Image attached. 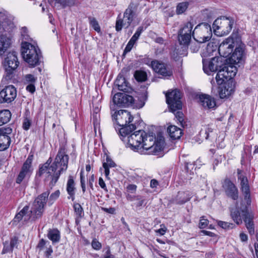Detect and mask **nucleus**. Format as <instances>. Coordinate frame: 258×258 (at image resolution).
Listing matches in <instances>:
<instances>
[{
  "label": "nucleus",
  "instance_id": "1",
  "mask_svg": "<svg viewBox=\"0 0 258 258\" xmlns=\"http://www.w3.org/2000/svg\"><path fill=\"white\" fill-rule=\"evenodd\" d=\"M112 117L117 124L122 126L119 130L120 139L126 147L141 154L158 155L163 149L164 140L163 137L156 140L153 134H147L142 130L132 133L136 126L133 124L127 125L133 119L130 112L120 110L115 111Z\"/></svg>",
  "mask_w": 258,
  "mask_h": 258
},
{
  "label": "nucleus",
  "instance_id": "2",
  "mask_svg": "<svg viewBox=\"0 0 258 258\" xmlns=\"http://www.w3.org/2000/svg\"><path fill=\"white\" fill-rule=\"evenodd\" d=\"M69 157L64 152L60 151L55 158L54 162L49 166V160L39 168L40 175L44 174L50 178V186H53L62 172L68 168Z\"/></svg>",
  "mask_w": 258,
  "mask_h": 258
},
{
  "label": "nucleus",
  "instance_id": "3",
  "mask_svg": "<svg viewBox=\"0 0 258 258\" xmlns=\"http://www.w3.org/2000/svg\"><path fill=\"white\" fill-rule=\"evenodd\" d=\"M49 192L46 191L38 196L32 204L30 213L29 212V207L25 206L23 209L16 215L15 217V221H19L23 219L24 221L28 220L31 216H33L34 218H37L40 216L44 209V207L46 204V200L48 198Z\"/></svg>",
  "mask_w": 258,
  "mask_h": 258
},
{
  "label": "nucleus",
  "instance_id": "4",
  "mask_svg": "<svg viewBox=\"0 0 258 258\" xmlns=\"http://www.w3.org/2000/svg\"><path fill=\"white\" fill-rule=\"evenodd\" d=\"M21 54L24 61L30 67L33 68L40 64L42 55L37 44L24 41L21 44Z\"/></svg>",
  "mask_w": 258,
  "mask_h": 258
},
{
  "label": "nucleus",
  "instance_id": "5",
  "mask_svg": "<svg viewBox=\"0 0 258 258\" xmlns=\"http://www.w3.org/2000/svg\"><path fill=\"white\" fill-rule=\"evenodd\" d=\"M140 19L138 18L134 5H130L125 10L123 17L121 14L118 15L115 24V29L120 31L124 28H127L131 24L135 26L139 24Z\"/></svg>",
  "mask_w": 258,
  "mask_h": 258
},
{
  "label": "nucleus",
  "instance_id": "6",
  "mask_svg": "<svg viewBox=\"0 0 258 258\" xmlns=\"http://www.w3.org/2000/svg\"><path fill=\"white\" fill-rule=\"evenodd\" d=\"M231 216L233 220L237 224L242 223V219L245 223L247 229L250 234L254 233V229L252 222L253 216L248 212L246 205L241 204L240 207L237 206L236 208L232 209Z\"/></svg>",
  "mask_w": 258,
  "mask_h": 258
},
{
  "label": "nucleus",
  "instance_id": "7",
  "mask_svg": "<svg viewBox=\"0 0 258 258\" xmlns=\"http://www.w3.org/2000/svg\"><path fill=\"white\" fill-rule=\"evenodd\" d=\"M134 101V98L132 96L127 95L124 93H117L113 97L112 102L110 105V109L112 111H115L117 107L128 106L130 105L139 109L143 107L145 105L143 102L140 104H133Z\"/></svg>",
  "mask_w": 258,
  "mask_h": 258
},
{
  "label": "nucleus",
  "instance_id": "8",
  "mask_svg": "<svg viewBox=\"0 0 258 258\" xmlns=\"http://www.w3.org/2000/svg\"><path fill=\"white\" fill-rule=\"evenodd\" d=\"M233 20L229 17H221L215 20L213 24L214 33L218 36L227 35L231 31Z\"/></svg>",
  "mask_w": 258,
  "mask_h": 258
},
{
  "label": "nucleus",
  "instance_id": "9",
  "mask_svg": "<svg viewBox=\"0 0 258 258\" xmlns=\"http://www.w3.org/2000/svg\"><path fill=\"white\" fill-rule=\"evenodd\" d=\"M195 40L199 43L208 41L212 36V28L210 25L203 23L197 25L192 31Z\"/></svg>",
  "mask_w": 258,
  "mask_h": 258
},
{
  "label": "nucleus",
  "instance_id": "10",
  "mask_svg": "<svg viewBox=\"0 0 258 258\" xmlns=\"http://www.w3.org/2000/svg\"><path fill=\"white\" fill-rule=\"evenodd\" d=\"M237 73L236 67L233 64H226L220 70L216 76V80L219 85H222L228 80H233L232 79Z\"/></svg>",
  "mask_w": 258,
  "mask_h": 258
},
{
  "label": "nucleus",
  "instance_id": "11",
  "mask_svg": "<svg viewBox=\"0 0 258 258\" xmlns=\"http://www.w3.org/2000/svg\"><path fill=\"white\" fill-rule=\"evenodd\" d=\"M166 102L172 112H174L181 108V93L179 91L175 89L171 92L169 91L166 94Z\"/></svg>",
  "mask_w": 258,
  "mask_h": 258
},
{
  "label": "nucleus",
  "instance_id": "12",
  "mask_svg": "<svg viewBox=\"0 0 258 258\" xmlns=\"http://www.w3.org/2000/svg\"><path fill=\"white\" fill-rule=\"evenodd\" d=\"M14 17L6 11L0 12V33L3 31L11 32L15 28Z\"/></svg>",
  "mask_w": 258,
  "mask_h": 258
},
{
  "label": "nucleus",
  "instance_id": "13",
  "mask_svg": "<svg viewBox=\"0 0 258 258\" xmlns=\"http://www.w3.org/2000/svg\"><path fill=\"white\" fill-rule=\"evenodd\" d=\"M225 62L221 57H214L210 60L203 58V70L208 75L216 72L219 67H221Z\"/></svg>",
  "mask_w": 258,
  "mask_h": 258
},
{
  "label": "nucleus",
  "instance_id": "14",
  "mask_svg": "<svg viewBox=\"0 0 258 258\" xmlns=\"http://www.w3.org/2000/svg\"><path fill=\"white\" fill-rule=\"evenodd\" d=\"M236 43L234 39L231 37L225 39L220 44L218 52L222 58L228 57L232 52L234 47H236Z\"/></svg>",
  "mask_w": 258,
  "mask_h": 258
},
{
  "label": "nucleus",
  "instance_id": "15",
  "mask_svg": "<svg viewBox=\"0 0 258 258\" xmlns=\"http://www.w3.org/2000/svg\"><path fill=\"white\" fill-rule=\"evenodd\" d=\"M193 25L190 22L186 23L180 30L178 33V41L180 44L187 45L191 37V31Z\"/></svg>",
  "mask_w": 258,
  "mask_h": 258
},
{
  "label": "nucleus",
  "instance_id": "16",
  "mask_svg": "<svg viewBox=\"0 0 258 258\" xmlns=\"http://www.w3.org/2000/svg\"><path fill=\"white\" fill-rule=\"evenodd\" d=\"M238 180L240 181L241 190L244 196V202L247 205L251 203L249 188L247 178L241 171L238 170Z\"/></svg>",
  "mask_w": 258,
  "mask_h": 258
},
{
  "label": "nucleus",
  "instance_id": "17",
  "mask_svg": "<svg viewBox=\"0 0 258 258\" xmlns=\"http://www.w3.org/2000/svg\"><path fill=\"white\" fill-rule=\"evenodd\" d=\"M16 96V89L13 86H6L0 92V103L11 102L15 99Z\"/></svg>",
  "mask_w": 258,
  "mask_h": 258
},
{
  "label": "nucleus",
  "instance_id": "18",
  "mask_svg": "<svg viewBox=\"0 0 258 258\" xmlns=\"http://www.w3.org/2000/svg\"><path fill=\"white\" fill-rule=\"evenodd\" d=\"M19 62L16 52H9L5 58L4 66L6 71L9 74H11L18 67Z\"/></svg>",
  "mask_w": 258,
  "mask_h": 258
},
{
  "label": "nucleus",
  "instance_id": "19",
  "mask_svg": "<svg viewBox=\"0 0 258 258\" xmlns=\"http://www.w3.org/2000/svg\"><path fill=\"white\" fill-rule=\"evenodd\" d=\"M32 161V156H28L26 161L24 162L21 170L18 175L16 180L17 183H20L24 179L30 177L33 170L31 167Z\"/></svg>",
  "mask_w": 258,
  "mask_h": 258
},
{
  "label": "nucleus",
  "instance_id": "20",
  "mask_svg": "<svg viewBox=\"0 0 258 258\" xmlns=\"http://www.w3.org/2000/svg\"><path fill=\"white\" fill-rule=\"evenodd\" d=\"M219 87V96L221 98H225L232 95L235 91V84L233 80L225 82Z\"/></svg>",
  "mask_w": 258,
  "mask_h": 258
},
{
  "label": "nucleus",
  "instance_id": "21",
  "mask_svg": "<svg viewBox=\"0 0 258 258\" xmlns=\"http://www.w3.org/2000/svg\"><path fill=\"white\" fill-rule=\"evenodd\" d=\"M12 132V130L10 127L0 128V151L5 150L10 146L11 139L9 135Z\"/></svg>",
  "mask_w": 258,
  "mask_h": 258
},
{
  "label": "nucleus",
  "instance_id": "22",
  "mask_svg": "<svg viewBox=\"0 0 258 258\" xmlns=\"http://www.w3.org/2000/svg\"><path fill=\"white\" fill-rule=\"evenodd\" d=\"M243 49L242 45L239 44L236 46L234 52L227 59H224L225 61L229 63L230 64H235L240 63L243 57Z\"/></svg>",
  "mask_w": 258,
  "mask_h": 258
},
{
  "label": "nucleus",
  "instance_id": "23",
  "mask_svg": "<svg viewBox=\"0 0 258 258\" xmlns=\"http://www.w3.org/2000/svg\"><path fill=\"white\" fill-rule=\"evenodd\" d=\"M151 67L156 73L164 77L170 76L172 74L171 70H168L165 64L158 60H153L151 63Z\"/></svg>",
  "mask_w": 258,
  "mask_h": 258
},
{
  "label": "nucleus",
  "instance_id": "24",
  "mask_svg": "<svg viewBox=\"0 0 258 258\" xmlns=\"http://www.w3.org/2000/svg\"><path fill=\"white\" fill-rule=\"evenodd\" d=\"M223 187L227 195L233 200L238 198V190L235 185L229 179H225Z\"/></svg>",
  "mask_w": 258,
  "mask_h": 258
},
{
  "label": "nucleus",
  "instance_id": "25",
  "mask_svg": "<svg viewBox=\"0 0 258 258\" xmlns=\"http://www.w3.org/2000/svg\"><path fill=\"white\" fill-rule=\"evenodd\" d=\"M201 105L205 108H213L216 106L215 99L209 95L201 94L199 96Z\"/></svg>",
  "mask_w": 258,
  "mask_h": 258
},
{
  "label": "nucleus",
  "instance_id": "26",
  "mask_svg": "<svg viewBox=\"0 0 258 258\" xmlns=\"http://www.w3.org/2000/svg\"><path fill=\"white\" fill-rule=\"evenodd\" d=\"M11 38L5 34L0 35V56H2L10 47Z\"/></svg>",
  "mask_w": 258,
  "mask_h": 258
},
{
  "label": "nucleus",
  "instance_id": "27",
  "mask_svg": "<svg viewBox=\"0 0 258 258\" xmlns=\"http://www.w3.org/2000/svg\"><path fill=\"white\" fill-rule=\"evenodd\" d=\"M217 44L215 42H210L208 44L207 47L204 49L202 53L203 58L211 56L217 53Z\"/></svg>",
  "mask_w": 258,
  "mask_h": 258
},
{
  "label": "nucleus",
  "instance_id": "28",
  "mask_svg": "<svg viewBox=\"0 0 258 258\" xmlns=\"http://www.w3.org/2000/svg\"><path fill=\"white\" fill-rule=\"evenodd\" d=\"M18 243V239L16 237L12 238L10 241H5L4 243V248L2 252V254L12 252L13 249L17 247Z\"/></svg>",
  "mask_w": 258,
  "mask_h": 258
},
{
  "label": "nucleus",
  "instance_id": "29",
  "mask_svg": "<svg viewBox=\"0 0 258 258\" xmlns=\"http://www.w3.org/2000/svg\"><path fill=\"white\" fill-rule=\"evenodd\" d=\"M37 247L40 250L43 251L46 257L51 255L53 250L49 241L42 239L39 242Z\"/></svg>",
  "mask_w": 258,
  "mask_h": 258
},
{
  "label": "nucleus",
  "instance_id": "30",
  "mask_svg": "<svg viewBox=\"0 0 258 258\" xmlns=\"http://www.w3.org/2000/svg\"><path fill=\"white\" fill-rule=\"evenodd\" d=\"M67 191L69 195L68 199L73 201L75 200L76 187L74 180L72 176H69L67 181Z\"/></svg>",
  "mask_w": 258,
  "mask_h": 258
},
{
  "label": "nucleus",
  "instance_id": "31",
  "mask_svg": "<svg viewBox=\"0 0 258 258\" xmlns=\"http://www.w3.org/2000/svg\"><path fill=\"white\" fill-rule=\"evenodd\" d=\"M167 132L170 138L173 140L179 139L182 134L181 130L175 125L169 126Z\"/></svg>",
  "mask_w": 258,
  "mask_h": 258
},
{
  "label": "nucleus",
  "instance_id": "32",
  "mask_svg": "<svg viewBox=\"0 0 258 258\" xmlns=\"http://www.w3.org/2000/svg\"><path fill=\"white\" fill-rule=\"evenodd\" d=\"M114 84L119 90L126 92L128 90V84L125 79L121 75L118 76Z\"/></svg>",
  "mask_w": 258,
  "mask_h": 258
},
{
  "label": "nucleus",
  "instance_id": "33",
  "mask_svg": "<svg viewBox=\"0 0 258 258\" xmlns=\"http://www.w3.org/2000/svg\"><path fill=\"white\" fill-rule=\"evenodd\" d=\"M192 194L189 191H180L178 193L176 197L177 202L182 204L188 201L192 197Z\"/></svg>",
  "mask_w": 258,
  "mask_h": 258
},
{
  "label": "nucleus",
  "instance_id": "34",
  "mask_svg": "<svg viewBox=\"0 0 258 258\" xmlns=\"http://www.w3.org/2000/svg\"><path fill=\"white\" fill-rule=\"evenodd\" d=\"M11 118V113L9 110L0 111V126L8 122Z\"/></svg>",
  "mask_w": 258,
  "mask_h": 258
},
{
  "label": "nucleus",
  "instance_id": "35",
  "mask_svg": "<svg viewBox=\"0 0 258 258\" xmlns=\"http://www.w3.org/2000/svg\"><path fill=\"white\" fill-rule=\"evenodd\" d=\"M47 236L53 243L58 242L60 237L59 231L56 229L49 230L47 234Z\"/></svg>",
  "mask_w": 258,
  "mask_h": 258
},
{
  "label": "nucleus",
  "instance_id": "36",
  "mask_svg": "<svg viewBox=\"0 0 258 258\" xmlns=\"http://www.w3.org/2000/svg\"><path fill=\"white\" fill-rule=\"evenodd\" d=\"M188 2H184L177 4L176 6V12L177 15H180L184 13L188 7Z\"/></svg>",
  "mask_w": 258,
  "mask_h": 258
},
{
  "label": "nucleus",
  "instance_id": "37",
  "mask_svg": "<svg viewBox=\"0 0 258 258\" xmlns=\"http://www.w3.org/2000/svg\"><path fill=\"white\" fill-rule=\"evenodd\" d=\"M134 77L137 81L139 82H144L147 79L146 73L142 71H136L135 73Z\"/></svg>",
  "mask_w": 258,
  "mask_h": 258
},
{
  "label": "nucleus",
  "instance_id": "38",
  "mask_svg": "<svg viewBox=\"0 0 258 258\" xmlns=\"http://www.w3.org/2000/svg\"><path fill=\"white\" fill-rule=\"evenodd\" d=\"M20 33L21 37L24 41H31V39L29 35V32L28 29L26 27H23L20 29Z\"/></svg>",
  "mask_w": 258,
  "mask_h": 258
},
{
  "label": "nucleus",
  "instance_id": "39",
  "mask_svg": "<svg viewBox=\"0 0 258 258\" xmlns=\"http://www.w3.org/2000/svg\"><path fill=\"white\" fill-rule=\"evenodd\" d=\"M50 4L54 7H62L66 6L67 4V0H48Z\"/></svg>",
  "mask_w": 258,
  "mask_h": 258
},
{
  "label": "nucleus",
  "instance_id": "40",
  "mask_svg": "<svg viewBox=\"0 0 258 258\" xmlns=\"http://www.w3.org/2000/svg\"><path fill=\"white\" fill-rule=\"evenodd\" d=\"M212 128L209 126H205L200 132V135L206 139H208L210 137V133L212 132Z\"/></svg>",
  "mask_w": 258,
  "mask_h": 258
},
{
  "label": "nucleus",
  "instance_id": "41",
  "mask_svg": "<svg viewBox=\"0 0 258 258\" xmlns=\"http://www.w3.org/2000/svg\"><path fill=\"white\" fill-rule=\"evenodd\" d=\"M218 225L225 229H232L234 227V225L233 223H228L222 221H217Z\"/></svg>",
  "mask_w": 258,
  "mask_h": 258
},
{
  "label": "nucleus",
  "instance_id": "42",
  "mask_svg": "<svg viewBox=\"0 0 258 258\" xmlns=\"http://www.w3.org/2000/svg\"><path fill=\"white\" fill-rule=\"evenodd\" d=\"M137 41V40L134 39V38H131L124 50V53H126L130 52L132 50Z\"/></svg>",
  "mask_w": 258,
  "mask_h": 258
},
{
  "label": "nucleus",
  "instance_id": "43",
  "mask_svg": "<svg viewBox=\"0 0 258 258\" xmlns=\"http://www.w3.org/2000/svg\"><path fill=\"white\" fill-rule=\"evenodd\" d=\"M60 195V191L59 190H56L54 192L52 193L49 198V203L52 204L55 200H56Z\"/></svg>",
  "mask_w": 258,
  "mask_h": 258
},
{
  "label": "nucleus",
  "instance_id": "44",
  "mask_svg": "<svg viewBox=\"0 0 258 258\" xmlns=\"http://www.w3.org/2000/svg\"><path fill=\"white\" fill-rule=\"evenodd\" d=\"M115 163L107 156L106 161L104 162L103 163V167L111 168L115 167Z\"/></svg>",
  "mask_w": 258,
  "mask_h": 258
},
{
  "label": "nucleus",
  "instance_id": "45",
  "mask_svg": "<svg viewBox=\"0 0 258 258\" xmlns=\"http://www.w3.org/2000/svg\"><path fill=\"white\" fill-rule=\"evenodd\" d=\"M90 24L95 31L98 32L100 31V27L95 19L93 18H90Z\"/></svg>",
  "mask_w": 258,
  "mask_h": 258
},
{
  "label": "nucleus",
  "instance_id": "46",
  "mask_svg": "<svg viewBox=\"0 0 258 258\" xmlns=\"http://www.w3.org/2000/svg\"><path fill=\"white\" fill-rule=\"evenodd\" d=\"M175 117L177 118L178 121L180 123L182 126H184V122H183V114L181 111H177L175 113Z\"/></svg>",
  "mask_w": 258,
  "mask_h": 258
},
{
  "label": "nucleus",
  "instance_id": "47",
  "mask_svg": "<svg viewBox=\"0 0 258 258\" xmlns=\"http://www.w3.org/2000/svg\"><path fill=\"white\" fill-rule=\"evenodd\" d=\"M99 115L96 113L93 116V123H94V131L95 133H96V130L97 128H99V120L98 119Z\"/></svg>",
  "mask_w": 258,
  "mask_h": 258
},
{
  "label": "nucleus",
  "instance_id": "48",
  "mask_svg": "<svg viewBox=\"0 0 258 258\" xmlns=\"http://www.w3.org/2000/svg\"><path fill=\"white\" fill-rule=\"evenodd\" d=\"M143 31H144L143 27L140 26L138 28L135 33L132 37V38H134V39H135L136 40H138L140 36L141 35V33L143 32Z\"/></svg>",
  "mask_w": 258,
  "mask_h": 258
},
{
  "label": "nucleus",
  "instance_id": "49",
  "mask_svg": "<svg viewBox=\"0 0 258 258\" xmlns=\"http://www.w3.org/2000/svg\"><path fill=\"white\" fill-rule=\"evenodd\" d=\"M208 223L209 221L207 219H205L204 217H202L200 221L199 227L201 229L205 228L208 226Z\"/></svg>",
  "mask_w": 258,
  "mask_h": 258
},
{
  "label": "nucleus",
  "instance_id": "50",
  "mask_svg": "<svg viewBox=\"0 0 258 258\" xmlns=\"http://www.w3.org/2000/svg\"><path fill=\"white\" fill-rule=\"evenodd\" d=\"M92 246L95 250H99L101 247V244L96 239L93 240Z\"/></svg>",
  "mask_w": 258,
  "mask_h": 258
},
{
  "label": "nucleus",
  "instance_id": "51",
  "mask_svg": "<svg viewBox=\"0 0 258 258\" xmlns=\"http://www.w3.org/2000/svg\"><path fill=\"white\" fill-rule=\"evenodd\" d=\"M26 81L29 83H34L36 80V78L32 75L28 74L25 77Z\"/></svg>",
  "mask_w": 258,
  "mask_h": 258
},
{
  "label": "nucleus",
  "instance_id": "52",
  "mask_svg": "<svg viewBox=\"0 0 258 258\" xmlns=\"http://www.w3.org/2000/svg\"><path fill=\"white\" fill-rule=\"evenodd\" d=\"M161 228L155 230V232L159 235H163L165 234L167 228L163 225H161Z\"/></svg>",
  "mask_w": 258,
  "mask_h": 258
},
{
  "label": "nucleus",
  "instance_id": "53",
  "mask_svg": "<svg viewBox=\"0 0 258 258\" xmlns=\"http://www.w3.org/2000/svg\"><path fill=\"white\" fill-rule=\"evenodd\" d=\"M31 125V121L28 118H25L23 123V127L25 130H28Z\"/></svg>",
  "mask_w": 258,
  "mask_h": 258
},
{
  "label": "nucleus",
  "instance_id": "54",
  "mask_svg": "<svg viewBox=\"0 0 258 258\" xmlns=\"http://www.w3.org/2000/svg\"><path fill=\"white\" fill-rule=\"evenodd\" d=\"M74 208L75 212L79 215H81L83 211V209L79 204H75Z\"/></svg>",
  "mask_w": 258,
  "mask_h": 258
},
{
  "label": "nucleus",
  "instance_id": "55",
  "mask_svg": "<svg viewBox=\"0 0 258 258\" xmlns=\"http://www.w3.org/2000/svg\"><path fill=\"white\" fill-rule=\"evenodd\" d=\"M137 189V186L135 184H130L126 187L127 191L135 193Z\"/></svg>",
  "mask_w": 258,
  "mask_h": 258
},
{
  "label": "nucleus",
  "instance_id": "56",
  "mask_svg": "<svg viewBox=\"0 0 258 258\" xmlns=\"http://www.w3.org/2000/svg\"><path fill=\"white\" fill-rule=\"evenodd\" d=\"M199 48V45L197 43H191L190 45V49L193 52H197Z\"/></svg>",
  "mask_w": 258,
  "mask_h": 258
},
{
  "label": "nucleus",
  "instance_id": "57",
  "mask_svg": "<svg viewBox=\"0 0 258 258\" xmlns=\"http://www.w3.org/2000/svg\"><path fill=\"white\" fill-rule=\"evenodd\" d=\"M26 90L28 92L33 93L35 91V86L32 84H30L26 87Z\"/></svg>",
  "mask_w": 258,
  "mask_h": 258
},
{
  "label": "nucleus",
  "instance_id": "58",
  "mask_svg": "<svg viewBox=\"0 0 258 258\" xmlns=\"http://www.w3.org/2000/svg\"><path fill=\"white\" fill-rule=\"evenodd\" d=\"M102 210L108 213L113 214L115 213V210L114 208H102Z\"/></svg>",
  "mask_w": 258,
  "mask_h": 258
},
{
  "label": "nucleus",
  "instance_id": "59",
  "mask_svg": "<svg viewBox=\"0 0 258 258\" xmlns=\"http://www.w3.org/2000/svg\"><path fill=\"white\" fill-rule=\"evenodd\" d=\"M106 250L105 255H104L103 258H114V256L112 254H111L110 249L108 247L105 248L104 250Z\"/></svg>",
  "mask_w": 258,
  "mask_h": 258
},
{
  "label": "nucleus",
  "instance_id": "60",
  "mask_svg": "<svg viewBox=\"0 0 258 258\" xmlns=\"http://www.w3.org/2000/svg\"><path fill=\"white\" fill-rule=\"evenodd\" d=\"M99 184L102 188L104 189V190H105L106 191L107 190V188H106V184H105L103 179L101 177H100L99 179Z\"/></svg>",
  "mask_w": 258,
  "mask_h": 258
},
{
  "label": "nucleus",
  "instance_id": "61",
  "mask_svg": "<svg viewBox=\"0 0 258 258\" xmlns=\"http://www.w3.org/2000/svg\"><path fill=\"white\" fill-rule=\"evenodd\" d=\"M239 236H240V239L241 241L245 242V241H247V236L245 233H241L240 234Z\"/></svg>",
  "mask_w": 258,
  "mask_h": 258
},
{
  "label": "nucleus",
  "instance_id": "62",
  "mask_svg": "<svg viewBox=\"0 0 258 258\" xmlns=\"http://www.w3.org/2000/svg\"><path fill=\"white\" fill-rule=\"evenodd\" d=\"M257 242L255 243V256L256 258H258V234L256 235Z\"/></svg>",
  "mask_w": 258,
  "mask_h": 258
},
{
  "label": "nucleus",
  "instance_id": "63",
  "mask_svg": "<svg viewBox=\"0 0 258 258\" xmlns=\"http://www.w3.org/2000/svg\"><path fill=\"white\" fill-rule=\"evenodd\" d=\"M158 185V181L155 179H152L150 182V186L152 188H155Z\"/></svg>",
  "mask_w": 258,
  "mask_h": 258
},
{
  "label": "nucleus",
  "instance_id": "64",
  "mask_svg": "<svg viewBox=\"0 0 258 258\" xmlns=\"http://www.w3.org/2000/svg\"><path fill=\"white\" fill-rule=\"evenodd\" d=\"M103 168L104 169L105 175L106 178H107L108 179H110V178L109 177V173H110L109 168L106 167H103Z\"/></svg>",
  "mask_w": 258,
  "mask_h": 258
}]
</instances>
